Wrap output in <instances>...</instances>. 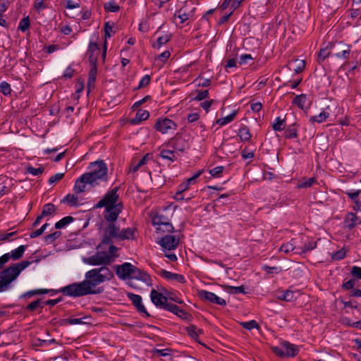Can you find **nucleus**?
<instances>
[{
    "label": "nucleus",
    "instance_id": "obj_24",
    "mask_svg": "<svg viewBox=\"0 0 361 361\" xmlns=\"http://www.w3.org/2000/svg\"><path fill=\"white\" fill-rule=\"evenodd\" d=\"M289 65L290 66L289 68L293 69L295 73L302 72L305 68V62L304 60L295 59L291 61Z\"/></svg>",
    "mask_w": 361,
    "mask_h": 361
},
{
    "label": "nucleus",
    "instance_id": "obj_1",
    "mask_svg": "<svg viewBox=\"0 0 361 361\" xmlns=\"http://www.w3.org/2000/svg\"><path fill=\"white\" fill-rule=\"evenodd\" d=\"M85 279L82 282L73 283L60 289L63 295L71 297H81L102 292L96 287L114 278V273L107 267L92 269L85 273Z\"/></svg>",
    "mask_w": 361,
    "mask_h": 361
},
{
    "label": "nucleus",
    "instance_id": "obj_10",
    "mask_svg": "<svg viewBox=\"0 0 361 361\" xmlns=\"http://www.w3.org/2000/svg\"><path fill=\"white\" fill-rule=\"evenodd\" d=\"M100 53L99 44L96 42H90L87 51V55L91 67H97V59Z\"/></svg>",
    "mask_w": 361,
    "mask_h": 361
},
{
    "label": "nucleus",
    "instance_id": "obj_9",
    "mask_svg": "<svg viewBox=\"0 0 361 361\" xmlns=\"http://www.w3.org/2000/svg\"><path fill=\"white\" fill-rule=\"evenodd\" d=\"M198 295L204 301L210 302L221 306L226 305V300L221 298L218 297L214 293L205 290H201L198 292Z\"/></svg>",
    "mask_w": 361,
    "mask_h": 361
},
{
    "label": "nucleus",
    "instance_id": "obj_8",
    "mask_svg": "<svg viewBox=\"0 0 361 361\" xmlns=\"http://www.w3.org/2000/svg\"><path fill=\"white\" fill-rule=\"evenodd\" d=\"M351 54V46L343 43L338 42L337 44H334L333 55L338 59H348Z\"/></svg>",
    "mask_w": 361,
    "mask_h": 361
},
{
    "label": "nucleus",
    "instance_id": "obj_16",
    "mask_svg": "<svg viewBox=\"0 0 361 361\" xmlns=\"http://www.w3.org/2000/svg\"><path fill=\"white\" fill-rule=\"evenodd\" d=\"M159 276L167 279V280H175L181 283H185V277L181 274L172 273L165 269H161L159 272Z\"/></svg>",
    "mask_w": 361,
    "mask_h": 361
},
{
    "label": "nucleus",
    "instance_id": "obj_20",
    "mask_svg": "<svg viewBox=\"0 0 361 361\" xmlns=\"http://www.w3.org/2000/svg\"><path fill=\"white\" fill-rule=\"evenodd\" d=\"M281 346L284 349V353H286V357H295L299 352L298 347L288 341H283L281 343Z\"/></svg>",
    "mask_w": 361,
    "mask_h": 361
},
{
    "label": "nucleus",
    "instance_id": "obj_27",
    "mask_svg": "<svg viewBox=\"0 0 361 361\" xmlns=\"http://www.w3.org/2000/svg\"><path fill=\"white\" fill-rule=\"evenodd\" d=\"M238 136L240 137L242 142H248L252 137L250 130L245 126H243L238 130Z\"/></svg>",
    "mask_w": 361,
    "mask_h": 361
},
{
    "label": "nucleus",
    "instance_id": "obj_37",
    "mask_svg": "<svg viewBox=\"0 0 361 361\" xmlns=\"http://www.w3.org/2000/svg\"><path fill=\"white\" fill-rule=\"evenodd\" d=\"M329 114L327 112H321L319 115L313 116L310 118V121L311 123H322L325 121L329 117Z\"/></svg>",
    "mask_w": 361,
    "mask_h": 361
},
{
    "label": "nucleus",
    "instance_id": "obj_26",
    "mask_svg": "<svg viewBox=\"0 0 361 361\" xmlns=\"http://www.w3.org/2000/svg\"><path fill=\"white\" fill-rule=\"evenodd\" d=\"M334 44H329L326 46V47L321 49L319 55H318V61L321 63L324 61L330 54V49L334 50Z\"/></svg>",
    "mask_w": 361,
    "mask_h": 361
},
{
    "label": "nucleus",
    "instance_id": "obj_56",
    "mask_svg": "<svg viewBox=\"0 0 361 361\" xmlns=\"http://www.w3.org/2000/svg\"><path fill=\"white\" fill-rule=\"evenodd\" d=\"M345 257V251L344 250V249H341L340 250L334 252L331 255V258L334 260H341V259H343Z\"/></svg>",
    "mask_w": 361,
    "mask_h": 361
},
{
    "label": "nucleus",
    "instance_id": "obj_15",
    "mask_svg": "<svg viewBox=\"0 0 361 361\" xmlns=\"http://www.w3.org/2000/svg\"><path fill=\"white\" fill-rule=\"evenodd\" d=\"M87 184L91 185V182L85 173H84L75 180L73 190L76 194L83 192L85 191Z\"/></svg>",
    "mask_w": 361,
    "mask_h": 361
},
{
    "label": "nucleus",
    "instance_id": "obj_5",
    "mask_svg": "<svg viewBox=\"0 0 361 361\" xmlns=\"http://www.w3.org/2000/svg\"><path fill=\"white\" fill-rule=\"evenodd\" d=\"M82 261L92 266L106 267L113 262V256L109 255L107 252H97L89 257L83 258Z\"/></svg>",
    "mask_w": 361,
    "mask_h": 361
},
{
    "label": "nucleus",
    "instance_id": "obj_43",
    "mask_svg": "<svg viewBox=\"0 0 361 361\" xmlns=\"http://www.w3.org/2000/svg\"><path fill=\"white\" fill-rule=\"evenodd\" d=\"M295 250H297V247L295 245V242L293 240H291V241L282 245L280 247V250L285 253H288L290 252L295 251Z\"/></svg>",
    "mask_w": 361,
    "mask_h": 361
},
{
    "label": "nucleus",
    "instance_id": "obj_3",
    "mask_svg": "<svg viewBox=\"0 0 361 361\" xmlns=\"http://www.w3.org/2000/svg\"><path fill=\"white\" fill-rule=\"evenodd\" d=\"M31 264L29 261H22L0 272V293L6 292L12 288V283L20 272Z\"/></svg>",
    "mask_w": 361,
    "mask_h": 361
},
{
    "label": "nucleus",
    "instance_id": "obj_59",
    "mask_svg": "<svg viewBox=\"0 0 361 361\" xmlns=\"http://www.w3.org/2000/svg\"><path fill=\"white\" fill-rule=\"evenodd\" d=\"M209 96L208 90L198 91L197 94L194 98L196 101H202Z\"/></svg>",
    "mask_w": 361,
    "mask_h": 361
},
{
    "label": "nucleus",
    "instance_id": "obj_63",
    "mask_svg": "<svg viewBox=\"0 0 361 361\" xmlns=\"http://www.w3.org/2000/svg\"><path fill=\"white\" fill-rule=\"evenodd\" d=\"M360 194H361V189L360 190H357L356 191L347 192V195H348V197L351 200H353L356 204H358V202L357 201V197H358Z\"/></svg>",
    "mask_w": 361,
    "mask_h": 361
},
{
    "label": "nucleus",
    "instance_id": "obj_23",
    "mask_svg": "<svg viewBox=\"0 0 361 361\" xmlns=\"http://www.w3.org/2000/svg\"><path fill=\"white\" fill-rule=\"evenodd\" d=\"M97 73V67H91L90 72H89L88 80H87L88 92H90L92 89L94 88V83L96 81Z\"/></svg>",
    "mask_w": 361,
    "mask_h": 361
},
{
    "label": "nucleus",
    "instance_id": "obj_42",
    "mask_svg": "<svg viewBox=\"0 0 361 361\" xmlns=\"http://www.w3.org/2000/svg\"><path fill=\"white\" fill-rule=\"evenodd\" d=\"M55 211H56L55 205L52 203H48V204H44V206L43 207L41 214H42V216H47L53 214L55 212Z\"/></svg>",
    "mask_w": 361,
    "mask_h": 361
},
{
    "label": "nucleus",
    "instance_id": "obj_61",
    "mask_svg": "<svg viewBox=\"0 0 361 361\" xmlns=\"http://www.w3.org/2000/svg\"><path fill=\"white\" fill-rule=\"evenodd\" d=\"M263 269L266 271L268 274H277L279 273L281 271V269L280 267H269V266H264Z\"/></svg>",
    "mask_w": 361,
    "mask_h": 361
},
{
    "label": "nucleus",
    "instance_id": "obj_39",
    "mask_svg": "<svg viewBox=\"0 0 361 361\" xmlns=\"http://www.w3.org/2000/svg\"><path fill=\"white\" fill-rule=\"evenodd\" d=\"M78 197L75 194L67 195L62 200L61 202L67 203L70 206H75L78 204Z\"/></svg>",
    "mask_w": 361,
    "mask_h": 361
},
{
    "label": "nucleus",
    "instance_id": "obj_33",
    "mask_svg": "<svg viewBox=\"0 0 361 361\" xmlns=\"http://www.w3.org/2000/svg\"><path fill=\"white\" fill-rule=\"evenodd\" d=\"M315 183H317V179L314 177L309 178H302L298 183V188H307L313 185Z\"/></svg>",
    "mask_w": 361,
    "mask_h": 361
},
{
    "label": "nucleus",
    "instance_id": "obj_64",
    "mask_svg": "<svg viewBox=\"0 0 361 361\" xmlns=\"http://www.w3.org/2000/svg\"><path fill=\"white\" fill-rule=\"evenodd\" d=\"M64 176V173H56L54 176H51L49 179V183L50 184H53L56 181H59L60 180H61L63 178V177Z\"/></svg>",
    "mask_w": 361,
    "mask_h": 361
},
{
    "label": "nucleus",
    "instance_id": "obj_6",
    "mask_svg": "<svg viewBox=\"0 0 361 361\" xmlns=\"http://www.w3.org/2000/svg\"><path fill=\"white\" fill-rule=\"evenodd\" d=\"M154 128L162 134L174 131L177 128L176 123L167 118H159L154 124Z\"/></svg>",
    "mask_w": 361,
    "mask_h": 361
},
{
    "label": "nucleus",
    "instance_id": "obj_41",
    "mask_svg": "<svg viewBox=\"0 0 361 361\" xmlns=\"http://www.w3.org/2000/svg\"><path fill=\"white\" fill-rule=\"evenodd\" d=\"M235 116H236V112L233 111V113H231V114L228 115L226 117L217 119L216 120V123L219 124L221 126H225L227 123H229L231 121H233L234 120Z\"/></svg>",
    "mask_w": 361,
    "mask_h": 361
},
{
    "label": "nucleus",
    "instance_id": "obj_44",
    "mask_svg": "<svg viewBox=\"0 0 361 361\" xmlns=\"http://www.w3.org/2000/svg\"><path fill=\"white\" fill-rule=\"evenodd\" d=\"M284 119H281L280 117H277L272 125V128L275 131H281L284 129Z\"/></svg>",
    "mask_w": 361,
    "mask_h": 361
},
{
    "label": "nucleus",
    "instance_id": "obj_38",
    "mask_svg": "<svg viewBox=\"0 0 361 361\" xmlns=\"http://www.w3.org/2000/svg\"><path fill=\"white\" fill-rule=\"evenodd\" d=\"M160 157L164 159L170 161L171 162H173L176 159L174 152L169 149H162L160 152Z\"/></svg>",
    "mask_w": 361,
    "mask_h": 361
},
{
    "label": "nucleus",
    "instance_id": "obj_19",
    "mask_svg": "<svg viewBox=\"0 0 361 361\" xmlns=\"http://www.w3.org/2000/svg\"><path fill=\"white\" fill-rule=\"evenodd\" d=\"M293 104L298 106L302 110L307 109L310 107V102L305 94L297 95L293 100Z\"/></svg>",
    "mask_w": 361,
    "mask_h": 361
},
{
    "label": "nucleus",
    "instance_id": "obj_31",
    "mask_svg": "<svg viewBox=\"0 0 361 361\" xmlns=\"http://www.w3.org/2000/svg\"><path fill=\"white\" fill-rule=\"evenodd\" d=\"M135 229L133 228H124L120 232V240L133 239Z\"/></svg>",
    "mask_w": 361,
    "mask_h": 361
},
{
    "label": "nucleus",
    "instance_id": "obj_62",
    "mask_svg": "<svg viewBox=\"0 0 361 361\" xmlns=\"http://www.w3.org/2000/svg\"><path fill=\"white\" fill-rule=\"evenodd\" d=\"M350 273H351L352 276H353L354 277H355L358 279H361V267H357V266H353L351 268Z\"/></svg>",
    "mask_w": 361,
    "mask_h": 361
},
{
    "label": "nucleus",
    "instance_id": "obj_7",
    "mask_svg": "<svg viewBox=\"0 0 361 361\" xmlns=\"http://www.w3.org/2000/svg\"><path fill=\"white\" fill-rule=\"evenodd\" d=\"M109 225L104 230V233L102 239V243L111 244L112 239L116 238L120 240V229L116 226L114 222H109Z\"/></svg>",
    "mask_w": 361,
    "mask_h": 361
},
{
    "label": "nucleus",
    "instance_id": "obj_2",
    "mask_svg": "<svg viewBox=\"0 0 361 361\" xmlns=\"http://www.w3.org/2000/svg\"><path fill=\"white\" fill-rule=\"evenodd\" d=\"M118 190V187H116L108 191L94 206V208H105L103 216L108 222H115L123 209V203L119 202Z\"/></svg>",
    "mask_w": 361,
    "mask_h": 361
},
{
    "label": "nucleus",
    "instance_id": "obj_30",
    "mask_svg": "<svg viewBox=\"0 0 361 361\" xmlns=\"http://www.w3.org/2000/svg\"><path fill=\"white\" fill-rule=\"evenodd\" d=\"M169 221V219H168V217H166L164 214H157L152 218L153 225L159 226V227L157 228L158 230H161V226H163Z\"/></svg>",
    "mask_w": 361,
    "mask_h": 361
},
{
    "label": "nucleus",
    "instance_id": "obj_4",
    "mask_svg": "<svg viewBox=\"0 0 361 361\" xmlns=\"http://www.w3.org/2000/svg\"><path fill=\"white\" fill-rule=\"evenodd\" d=\"M88 169L90 172L85 173V175L90 179L91 185L94 186L98 185L100 181L106 182L108 180V168L103 160L91 162Z\"/></svg>",
    "mask_w": 361,
    "mask_h": 361
},
{
    "label": "nucleus",
    "instance_id": "obj_47",
    "mask_svg": "<svg viewBox=\"0 0 361 361\" xmlns=\"http://www.w3.org/2000/svg\"><path fill=\"white\" fill-rule=\"evenodd\" d=\"M61 235V231H55L51 234H49L44 237L45 242L47 244L53 243L56 239H58Z\"/></svg>",
    "mask_w": 361,
    "mask_h": 361
},
{
    "label": "nucleus",
    "instance_id": "obj_35",
    "mask_svg": "<svg viewBox=\"0 0 361 361\" xmlns=\"http://www.w3.org/2000/svg\"><path fill=\"white\" fill-rule=\"evenodd\" d=\"M285 137L287 139L296 138L298 137V129L295 127V125L289 126L285 130Z\"/></svg>",
    "mask_w": 361,
    "mask_h": 361
},
{
    "label": "nucleus",
    "instance_id": "obj_50",
    "mask_svg": "<svg viewBox=\"0 0 361 361\" xmlns=\"http://www.w3.org/2000/svg\"><path fill=\"white\" fill-rule=\"evenodd\" d=\"M226 290L233 294H238V293H245V288L243 286H226Z\"/></svg>",
    "mask_w": 361,
    "mask_h": 361
},
{
    "label": "nucleus",
    "instance_id": "obj_51",
    "mask_svg": "<svg viewBox=\"0 0 361 361\" xmlns=\"http://www.w3.org/2000/svg\"><path fill=\"white\" fill-rule=\"evenodd\" d=\"M357 281L355 279H350V280L344 282L343 283V288L345 290H350L355 289L354 287L357 285Z\"/></svg>",
    "mask_w": 361,
    "mask_h": 361
},
{
    "label": "nucleus",
    "instance_id": "obj_36",
    "mask_svg": "<svg viewBox=\"0 0 361 361\" xmlns=\"http://www.w3.org/2000/svg\"><path fill=\"white\" fill-rule=\"evenodd\" d=\"M73 220H74L73 217H72L71 216H65L55 224V228L56 229L63 228L68 224L73 222Z\"/></svg>",
    "mask_w": 361,
    "mask_h": 361
},
{
    "label": "nucleus",
    "instance_id": "obj_57",
    "mask_svg": "<svg viewBox=\"0 0 361 361\" xmlns=\"http://www.w3.org/2000/svg\"><path fill=\"white\" fill-rule=\"evenodd\" d=\"M150 82V76L149 75H145L140 81L137 89H141L149 85Z\"/></svg>",
    "mask_w": 361,
    "mask_h": 361
},
{
    "label": "nucleus",
    "instance_id": "obj_45",
    "mask_svg": "<svg viewBox=\"0 0 361 361\" xmlns=\"http://www.w3.org/2000/svg\"><path fill=\"white\" fill-rule=\"evenodd\" d=\"M300 295V293L298 291H293L290 290H287L285 291V298L286 301L290 302L296 300Z\"/></svg>",
    "mask_w": 361,
    "mask_h": 361
},
{
    "label": "nucleus",
    "instance_id": "obj_58",
    "mask_svg": "<svg viewBox=\"0 0 361 361\" xmlns=\"http://www.w3.org/2000/svg\"><path fill=\"white\" fill-rule=\"evenodd\" d=\"M271 350L274 353H275L276 355H278L280 357H286V355L284 353V349L281 347L279 346H274L271 347Z\"/></svg>",
    "mask_w": 361,
    "mask_h": 361
},
{
    "label": "nucleus",
    "instance_id": "obj_52",
    "mask_svg": "<svg viewBox=\"0 0 361 361\" xmlns=\"http://www.w3.org/2000/svg\"><path fill=\"white\" fill-rule=\"evenodd\" d=\"M104 9L108 12H117L119 11L120 7L118 5L114 2H108L104 4Z\"/></svg>",
    "mask_w": 361,
    "mask_h": 361
},
{
    "label": "nucleus",
    "instance_id": "obj_28",
    "mask_svg": "<svg viewBox=\"0 0 361 361\" xmlns=\"http://www.w3.org/2000/svg\"><path fill=\"white\" fill-rule=\"evenodd\" d=\"M51 291H53V290H49V289H46V288L32 290L27 291V292L23 293V295H21L20 298H31L36 295L47 294Z\"/></svg>",
    "mask_w": 361,
    "mask_h": 361
},
{
    "label": "nucleus",
    "instance_id": "obj_13",
    "mask_svg": "<svg viewBox=\"0 0 361 361\" xmlns=\"http://www.w3.org/2000/svg\"><path fill=\"white\" fill-rule=\"evenodd\" d=\"M150 298L153 304L161 309L166 310L169 305L168 298L154 289L152 290Z\"/></svg>",
    "mask_w": 361,
    "mask_h": 361
},
{
    "label": "nucleus",
    "instance_id": "obj_40",
    "mask_svg": "<svg viewBox=\"0 0 361 361\" xmlns=\"http://www.w3.org/2000/svg\"><path fill=\"white\" fill-rule=\"evenodd\" d=\"M186 331L188 334L192 338L197 340L199 336V334H202V331L201 329H197V328L194 325H190L186 328Z\"/></svg>",
    "mask_w": 361,
    "mask_h": 361
},
{
    "label": "nucleus",
    "instance_id": "obj_25",
    "mask_svg": "<svg viewBox=\"0 0 361 361\" xmlns=\"http://www.w3.org/2000/svg\"><path fill=\"white\" fill-rule=\"evenodd\" d=\"M131 279H138L147 283L149 281V276L145 271L135 267Z\"/></svg>",
    "mask_w": 361,
    "mask_h": 361
},
{
    "label": "nucleus",
    "instance_id": "obj_48",
    "mask_svg": "<svg viewBox=\"0 0 361 361\" xmlns=\"http://www.w3.org/2000/svg\"><path fill=\"white\" fill-rule=\"evenodd\" d=\"M30 25V18L28 16H27L20 20L18 25V29L20 30L22 32H25L27 30H28Z\"/></svg>",
    "mask_w": 361,
    "mask_h": 361
},
{
    "label": "nucleus",
    "instance_id": "obj_11",
    "mask_svg": "<svg viewBox=\"0 0 361 361\" xmlns=\"http://www.w3.org/2000/svg\"><path fill=\"white\" fill-rule=\"evenodd\" d=\"M134 267V265L128 262L117 265L116 269V275L122 279H131Z\"/></svg>",
    "mask_w": 361,
    "mask_h": 361
},
{
    "label": "nucleus",
    "instance_id": "obj_17",
    "mask_svg": "<svg viewBox=\"0 0 361 361\" xmlns=\"http://www.w3.org/2000/svg\"><path fill=\"white\" fill-rule=\"evenodd\" d=\"M165 310H168L173 313L178 317L182 318L183 319H188L190 317V314L189 313H188L184 310L181 309L180 307L174 304L169 303Z\"/></svg>",
    "mask_w": 361,
    "mask_h": 361
},
{
    "label": "nucleus",
    "instance_id": "obj_18",
    "mask_svg": "<svg viewBox=\"0 0 361 361\" xmlns=\"http://www.w3.org/2000/svg\"><path fill=\"white\" fill-rule=\"evenodd\" d=\"M360 221L357 215L354 213H348L344 219L345 227L348 229H352L359 224Z\"/></svg>",
    "mask_w": 361,
    "mask_h": 361
},
{
    "label": "nucleus",
    "instance_id": "obj_46",
    "mask_svg": "<svg viewBox=\"0 0 361 361\" xmlns=\"http://www.w3.org/2000/svg\"><path fill=\"white\" fill-rule=\"evenodd\" d=\"M317 247L316 241H310L307 243H305L303 248H300V251H295V253H305L307 251H311L314 250Z\"/></svg>",
    "mask_w": 361,
    "mask_h": 361
},
{
    "label": "nucleus",
    "instance_id": "obj_32",
    "mask_svg": "<svg viewBox=\"0 0 361 361\" xmlns=\"http://www.w3.org/2000/svg\"><path fill=\"white\" fill-rule=\"evenodd\" d=\"M171 37L170 34H165L159 37L157 42L152 44V47L160 49L162 45L166 44L171 39Z\"/></svg>",
    "mask_w": 361,
    "mask_h": 361
},
{
    "label": "nucleus",
    "instance_id": "obj_12",
    "mask_svg": "<svg viewBox=\"0 0 361 361\" xmlns=\"http://www.w3.org/2000/svg\"><path fill=\"white\" fill-rule=\"evenodd\" d=\"M159 245L165 250H174L179 244V239L175 235H166L159 241Z\"/></svg>",
    "mask_w": 361,
    "mask_h": 361
},
{
    "label": "nucleus",
    "instance_id": "obj_49",
    "mask_svg": "<svg viewBox=\"0 0 361 361\" xmlns=\"http://www.w3.org/2000/svg\"><path fill=\"white\" fill-rule=\"evenodd\" d=\"M26 171L28 173H30L33 176H39L44 172V168L43 166L39 167V168H35L32 166H28L26 168Z\"/></svg>",
    "mask_w": 361,
    "mask_h": 361
},
{
    "label": "nucleus",
    "instance_id": "obj_60",
    "mask_svg": "<svg viewBox=\"0 0 361 361\" xmlns=\"http://www.w3.org/2000/svg\"><path fill=\"white\" fill-rule=\"evenodd\" d=\"M105 37H110L114 32L113 31V26L110 25L109 22H107L104 25Z\"/></svg>",
    "mask_w": 361,
    "mask_h": 361
},
{
    "label": "nucleus",
    "instance_id": "obj_21",
    "mask_svg": "<svg viewBox=\"0 0 361 361\" xmlns=\"http://www.w3.org/2000/svg\"><path fill=\"white\" fill-rule=\"evenodd\" d=\"M152 159L149 154H145L137 164L133 161L130 166V171L132 172L137 171L142 166L145 165L149 160Z\"/></svg>",
    "mask_w": 361,
    "mask_h": 361
},
{
    "label": "nucleus",
    "instance_id": "obj_22",
    "mask_svg": "<svg viewBox=\"0 0 361 361\" xmlns=\"http://www.w3.org/2000/svg\"><path fill=\"white\" fill-rule=\"evenodd\" d=\"M149 116V113L148 111L140 109L137 112L135 117L130 120V123L133 125L138 124L140 122L147 120Z\"/></svg>",
    "mask_w": 361,
    "mask_h": 361
},
{
    "label": "nucleus",
    "instance_id": "obj_54",
    "mask_svg": "<svg viewBox=\"0 0 361 361\" xmlns=\"http://www.w3.org/2000/svg\"><path fill=\"white\" fill-rule=\"evenodd\" d=\"M241 325L247 330H252L253 329H257L259 327V325L255 320L242 322Z\"/></svg>",
    "mask_w": 361,
    "mask_h": 361
},
{
    "label": "nucleus",
    "instance_id": "obj_29",
    "mask_svg": "<svg viewBox=\"0 0 361 361\" xmlns=\"http://www.w3.org/2000/svg\"><path fill=\"white\" fill-rule=\"evenodd\" d=\"M26 247L25 245H20L16 250H12L11 252H8V256L10 259H13V260H17L21 258L25 252Z\"/></svg>",
    "mask_w": 361,
    "mask_h": 361
},
{
    "label": "nucleus",
    "instance_id": "obj_34",
    "mask_svg": "<svg viewBox=\"0 0 361 361\" xmlns=\"http://www.w3.org/2000/svg\"><path fill=\"white\" fill-rule=\"evenodd\" d=\"M44 307V302L41 299L36 300L26 307V310L29 312H34L37 309H42Z\"/></svg>",
    "mask_w": 361,
    "mask_h": 361
},
{
    "label": "nucleus",
    "instance_id": "obj_53",
    "mask_svg": "<svg viewBox=\"0 0 361 361\" xmlns=\"http://www.w3.org/2000/svg\"><path fill=\"white\" fill-rule=\"evenodd\" d=\"M0 92L4 95L7 96L11 94V88L10 85L6 82H2L0 83Z\"/></svg>",
    "mask_w": 361,
    "mask_h": 361
},
{
    "label": "nucleus",
    "instance_id": "obj_55",
    "mask_svg": "<svg viewBox=\"0 0 361 361\" xmlns=\"http://www.w3.org/2000/svg\"><path fill=\"white\" fill-rule=\"evenodd\" d=\"M224 170V167L222 166H216L209 170V173L213 177H220Z\"/></svg>",
    "mask_w": 361,
    "mask_h": 361
},
{
    "label": "nucleus",
    "instance_id": "obj_14",
    "mask_svg": "<svg viewBox=\"0 0 361 361\" xmlns=\"http://www.w3.org/2000/svg\"><path fill=\"white\" fill-rule=\"evenodd\" d=\"M127 296L140 313L144 314L147 317L150 316L145 306L142 305V297L140 295L133 293H127Z\"/></svg>",
    "mask_w": 361,
    "mask_h": 361
}]
</instances>
